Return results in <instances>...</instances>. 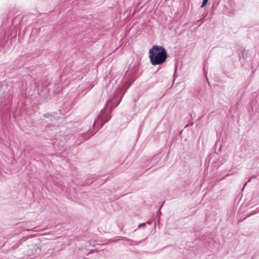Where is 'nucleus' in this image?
<instances>
[{"label":"nucleus","instance_id":"f257e3e1","mask_svg":"<svg viewBox=\"0 0 259 259\" xmlns=\"http://www.w3.org/2000/svg\"><path fill=\"white\" fill-rule=\"evenodd\" d=\"M149 59L153 65L163 64L168 57V54L162 46H153L149 50Z\"/></svg>","mask_w":259,"mask_h":259},{"label":"nucleus","instance_id":"f03ea898","mask_svg":"<svg viewBox=\"0 0 259 259\" xmlns=\"http://www.w3.org/2000/svg\"><path fill=\"white\" fill-rule=\"evenodd\" d=\"M110 118L111 116L110 115L106 114V109L105 108H104L101 111L100 114L98 115L97 118L95 120L94 123V125L100 124V128L105 123L109 121Z\"/></svg>","mask_w":259,"mask_h":259},{"label":"nucleus","instance_id":"7ed1b4c3","mask_svg":"<svg viewBox=\"0 0 259 259\" xmlns=\"http://www.w3.org/2000/svg\"><path fill=\"white\" fill-rule=\"evenodd\" d=\"M142 242V241H132V242L131 243V245H137L141 243Z\"/></svg>","mask_w":259,"mask_h":259},{"label":"nucleus","instance_id":"20e7f679","mask_svg":"<svg viewBox=\"0 0 259 259\" xmlns=\"http://www.w3.org/2000/svg\"><path fill=\"white\" fill-rule=\"evenodd\" d=\"M208 1V0H203L202 3L201 4V8L204 7L205 6V5H206V4L207 3Z\"/></svg>","mask_w":259,"mask_h":259},{"label":"nucleus","instance_id":"39448f33","mask_svg":"<svg viewBox=\"0 0 259 259\" xmlns=\"http://www.w3.org/2000/svg\"><path fill=\"white\" fill-rule=\"evenodd\" d=\"M145 225H146V223H143V224H140V225L139 226V227L140 228V227H142V226H145Z\"/></svg>","mask_w":259,"mask_h":259},{"label":"nucleus","instance_id":"423d86ee","mask_svg":"<svg viewBox=\"0 0 259 259\" xmlns=\"http://www.w3.org/2000/svg\"><path fill=\"white\" fill-rule=\"evenodd\" d=\"M109 103V101H108L106 104V106H107L108 105Z\"/></svg>","mask_w":259,"mask_h":259},{"label":"nucleus","instance_id":"0eeeda50","mask_svg":"<svg viewBox=\"0 0 259 259\" xmlns=\"http://www.w3.org/2000/svg\"><path fill=\"white\" fill-rule=\"evenodd\" d=\"M147 223H148L149 224H151V222L148 221H147Z\"/></svg>","mask_w":259,"mask_h":259},{"label":"nucleus","instance_id":"6e6552de","mask_svg":"<svg viewBox=\"0 0 259 259\" xmlns=\"http://www.w3.org/2000/svg\"><path fill=\"white\" fill-rule=\"evenodd\" d=\"M119 102H120V101L117 103V104H116V106L115 107H116L118 105Z\"/></svg>","mask_w":259,"mask_h":259},{"label":"nucleus","instance_id":"1a4fd4ad","mask_svg":"<svg viewBox=\"0 0 259 259\" xmlns=\"http://www.w3.org/2000/svg\"><path fill=\"white\" fill-rule=\"evenodd\" d=\"M113 108L111 109V110H110V113L112 112V111L113 110Z\"/></svg>","mask_w":259,"mask_h":259},{"label":"nucleus","instance_id":"9d476101","mask_svg":"<svg viewBox=\"0 0 259 259\" xmlns=\"http://www.w3.org/2000/svg\"><path fill=\"white\" fill-rule=\"evenodd\" d=\"M193 124V122H191V123H190V125H192Z\"/></svg>","mask_w":259,"mask_h":259},{"label":"nucleus","instance_id":"9b49d317","mask_svg":"<svg viewBox=\"0 0 259 259\" xmlns=\"http://www.w3.org/2000/svg\"><path fill=\"white\" fill-rule=\"evenodd\" d=\"M45 116H46V117H48V115H45Z\"/></svg>","mask_w":259,"mask_h":259}]
</instances>
